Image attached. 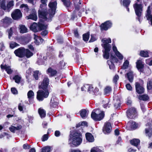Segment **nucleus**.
I'll use <instances>...</instances> for the list:
<instances>
[{"label":"nucleus","instance_id":"nucleus-27","mask_svg":"<svg viewBox=\"0 0 152 152\" xmlns=\"http://www.w3.org/2000/svg\"><path fill=\"white\" fill-rule=\"evenodd\" d=\"M91 152H103V148L101 147H94L91 149Z\"/></svg>","mask_w":152,"mask_h":152},{"label":"nucleus","instance_id":"nucleus-39","mask_svg":"<svg viewBox=\"0 0 152 152\" xmlns=\"http://www.w3.org/2000/svg\"><path fill=\"white\" fill-rule=\"evenodd\" d=\"M138 98L140 100L146 101L148 99L149 97L147 95L145 94L142 95H139Z\"/></svg>","mask_w":152,"mask_h":152},{"label":"nucleus","instance_id":"nucleus-22","mask_svg":"<svg viewBox=\"0 0 152 152\" xmlns=\"http://www.w3.org/2000/svg\"><path fill=\"white\" fill-rule=\"evenodd\" d=\"M146 16L147 20H150L151 24L152 26V15H151V11L150 10V6L148 7Z\"/></svg>","mask_w":152,"mask_h":152},{"label":"nucleus","instance_id":"nucleus-26","mask_svg":"<svg viewBox=\"0 0 152 152\" xmlns=\"http://www.w3.org/2000/svg\"><path fill=\"white\" fill-rule=\"evenodd\" d=\"M113 100L115 108L117 109L119 108L121 105V101L120 99L118 98L116 99H114Z\"/></svg>","mask_w":152,"mask_h":152},{"label":"nucleus","instance_id":"nucleus-60","mask_svg":"<svg viewBox=\"0 0 152 152\" xmlns=\"http://www.w3.org/2000/svg\"><path fill=\"white\" fill-rule=\"evenodd\" d=\"M87 123L86 121H83L81 122V123H79L78 125L77 126V127L79 126H87Z\"/></svg>","mask_w":152,"mask_h":152},{"label":"nucleus","instance_id":"nucleus-54","mask_svg":"<svg viewBox=\"0 0 152 152\" xmlns=\"http://www.w3.org/2000/svg\"><path fill=\"white\" fill-rule=\"evenodd\" d=\"M152 88V79L149 81L147 83V88L148 89H151Z\"/></svg>","mask_w":152,"mask_h":152},{"label":"nucleus","instance_id":"nucleus-6","mask_svg":"<svg viewBox=\"0 0 152 152\" xmlns=\"http://www.w3.org/2000/svg\"><path fill=\"white\" fill-rule=\"evenodd\" d=\"M48 26L45 25L43 22H39L37 24L36 23H34L30 26V29L34 32H37L38 31L46 29Z\"/></svg>","mask_w":152,"mask_h":152},{"label":"nucleus","instance_id":"nucleus-20","mask_svg":"<svg viewBox=\"0 0 152 152\" xmlns=\"http://www.w3.org/2000/svg\"><path fill=\"white\" fill-rule=\"evenodd\" d=\"M90 89H93L92 86L88 84L84 85L81 88L82 91H86V89H87L88 92L89 93H91V92H92V90H91Z\"/></svg>","mask_w":152,"mask_h":152},{"label":"nucleus","instance_id":"nucleus-46","mask_svg":"<svg viewBox=\"0 0 152 152\" xmlns=\"http://www.w3.org/2000/svg\"><path fill=\"white\" fill-rule=\"evenodd\" d=\"M20 8H22V10H23L25 12H27L28 10V8L27 4H22L20 6Z\"/></svg>","mask_w":152,"mask_h":152},{"label":"nucleus","instance_id":"nucleus-48","mask_svg":"<svg viewBox=\"0 0 152 152\" xmlns=\"http://www.w3.org/2000/svg\"><path fill=\"white\" fill-rule=\"evenodd\" d=\"M129 64V61L127 60H126L123 64L122 67V69H127L128 66Z\"/></svg>","mask_w":152,"mask_h":152},{"label":"nucleus","instance_id":"nucleus-35","mask_svg":"<svg viewBox=\"0 0 152 152\" xmlns=\"http://www.w3.org/2000/svg\"><path fill=\"white\" fill-rule=\"evenodd\" d=\"M21 40L23 44L24 45L26 44L29 42L30 38L29 37H22L21 38Z\"/></svg>","mask_w":152,"mask_h":152},{"label":"nucleus","instance_id":"nucleus-44","mask_svg":"<svg viewBox=\"0 0 152 152\" xmlns=\"http://www.w3.org/2000/svg\"><path fill=\"white\" fill-rule=\"evenodd\" d=\"M102 103L103 104V106L104 108H107V107H109L110 106H109V102L108 100L105 99L102 101Z\"/></svg>","mask_w":152,"mask_h":152},{"label":"nucleus","instance_id":"nucleus-30","mask_svg":"<svg viewBox=\"0 0 152 152\" xmlns=\"http://www.w3.org/2000/svg\"><path fill=\"white\" fill-rule=\"evenodd\" d=\"M86 139L89 142H93L94 141V138L93 136L91 134L87 133L86 134Z\"/></svg>","mask_w":152,"mask_h":152},{"label":"nucleus","instance_id":"nucleus-38","mask_svg":"<svg viewBox=\"0 0 152 152\" xmlns=\"http://www.w3.org/2000/svg\"><path fill=\"white\" fill-rule=\"evenodd\" d=\"M25 56H26L27 58H29L33 56V53L28 49L25 48Z\"/></svg>","mask_w":152,"mask_h":152},{"label":"nucleus","instance_id":"nucleus-11","mask_svg":"<svg viewBox=\"0 0 152 152\" xmlns=\"http://www.w3.org/2000/svg\"><path fill=\"white\" fill-rule=\"evenodd\" d=\"M112 23L110 21H107L104 23L102 24L100 26L101 29L102 30H107L108 29L111 27Z\"/></svg>","mask_w":152,"mask_h":152},{"label":"nucleus","instance_id":"nucleus-36","mask_svg":"<svg viewBox=\"0 0 152 152\" xmlns=\"http://www.w3.org/2000/svg\"><path fill=\"white\" fill-rule=\"evenodd\" d=\"M38 113L40 117L42 118H44L46 116L45 111L44 110L41 108L39 109Z\"/></svg>","mask_w":152,"mask_h":152},{"label":"nucleus","instance_id":"nucleus-14","mask_svg":"<svg viewBox=\"0 0 152 152\" xmlns=\"http://www.w3.org/2000/svg\"><path fill=\"white\" fill-rule=\"evenodd\" d=\"M126 126L128 128H128L129 129H135L138 127V124L135 122L132 121H130L127 123Z\"/></svg>","mask_w":152,"mask_h":152},{"label":"nucleus","instance_id":"nucleus-53","mask_svg":"<svg viewBox=\"0 0 152 152\" xmlns=\"http://www.w3.org/2000/svg\"><path fill=\"white\" fill-rule=\"evenodd\" d=\"M1 7L4 10L7 11V6H6L5 3L4 1H2L1 5Z\"/></svg>","mask_w":152,"mask_h":152},{"label":"nucleus","instance_id":"nucleus-57","mask_svg":"<svg viewBox=\"0 0 152 152\" xmlns=\"http://www.w3.org/2000/svg\"><path fill=\"white\" fill-rule=\"evenodd\" d=\"M18 44L15 42H12L10 44V47L12 49L17 46Z\"/></svg>","mask_w":152,"mask_h":152},{"label":"nucleus","instance_id":"nucleus-58","mask_svg":"<svg viewBox=\"0 0 152 152\" xmlns=\"http://www.w3.org/2000/svg\"><path fill=\"white\" fill-rule=\"evenodd\" d=\"M14 29L13 28H11L8 31L9 38L10 39L12 34V31Z\"/></svg>","mask_w":152,"mask_h":152},{"label":"nucleus","instance_id":"nucleus-47","mask_svg":"<svg viewBox=\"0 0 152 152\" xmlns=\"http://www.w3.org/2000/svg\"><path fill=\"white\" fill-rule=\"evenodd\" d=\"M105 94H107L110 93L111 91V88L110 87L107 86L104 89Z\"/></svg>","mask_w":152,"mask_h":152},{"label":"nucleus","instance_id":"nucleus-5","mask_svg":"<svg viewBox=\"0 0 152 152\" xmlns=\"http://www.w3.org/2000/svg\"><path fill=\"white\" fill-rule=\"evenodd\" d=\"M104 114L103 111L99 109L94 110L92 112L91 116V118L94 121H100L104 117Z\"/></svg>","mask_w":152,"mask_h":152},{"label":"nucleus","instance_id":"nucleus-9","mask_svg":"<svg viewBox=\"0 0 152 152\" xmlns=\"http://www.w3.org/2000/svg\"><path fill=\"white\" fill-rule=\"evenodd\" d=\"M127 117L130 119L134 118L137 115L136 109L134 108H131L127 111Z\"/></svg>","mask_w":152,"mask_h":152},{"label":"nucleus","instance_id":"nucleus-51","mask_svg":"<svg viewBox=\"0 0 152 152\" xmlns=\"http://www.w3.org/2000/svg\"><path fill=\"white\" fill-rule=\"evenodd\" d=\"M122 2L123 5L126 7H128L130 1L129 0H123Z\"/></svg>","mask_w":152,"mask_h":152},{"label":"nucleus","instance_id":"nucleus-56","mask_svg":"<svg viewBox=\"0 0 152 152\" xmlns=\"http://www.w3.org/2000/svg\"><path fill=\"white\" fill-rule=\"evenodd\" d=\"M65 65V64L64 62V61L63 60L60 61L58 65L60 69H62L63 68Z\"/></svg>","mask_w":152,"mask_h":152},{"label":"nucleus","instance_id":"nucleus-50","mask_svg":"<svg viewBox=\"0 0 152 152\" xmlns=\"http://www.w3.org/2000/svg\"><path fill=\"white\" fill-rule=\"evenodd\" d=\"M50 147L47 146L42 148V152H49L50 151Z\"/></svg>","mask_w":152,"mask_h":152},{"label":"nucleus","instance_id":"nucleus-3","mask_svg":"<svg viewBox=\"0 0 152 152\" xmlns=\"http://www.w3.org/2000/svg\"><path fill=\"white\" fill-rule=\"evenodd\" d=\"M103 44H102V46L104 48V50H102L103 56L104 58L107 59L110 56V52L111 48V46L109 43L111 42L110 38H104L102 40Z\"/></svg>","mask_w":152,"mask_h":152},{"label":"nucleus","instance_id":"nucleus-55","mask_svg":"<svg viewBox=\"0 0 152 152\" xmlns=\"http://www.w3.org/2000/svg\"><path fill=\"white\" fill-rule=\"evenodd\" d=\"M115 54L119 59L122 60L123 59V56L119 51L117 52Z\"/></svg>","mask_w":152,"mask_h":152},{"label":"nucleus","instance_id":"nucleus-49","mask_svg":"<svg viewBox=\"0 0 152 152\" xmlns=\"http://www.w3.org/2000/svg\"><path fill=\"white\" fill-rule=\"evenodd\" d=\"M18 109L20 111H22L23 109H26V107L23 103H20L18 105Z\"/></svg>","mask_w":152,"mask_h":152},{"label":"nucleus","instance_id":"nucleus-15","mask_svg":"<svg viewBox=\"0 0 152 152\" xmlns=\"http://www.w3.org/2000/svg\"><path fill=\"white\" fill-rule=\"evenodd\" d=\"M58 104V100L55 96L52 97L51 99L50 105L52 107H56Z\"/></svg>","mask_w":152,"mask_h":152},{"label":"nucleus","instance_id":"nucleus-4","mask_svg":"<svg viewBox=\"0 0 152 152\" xmlns=\"http://www.w3.org/2000/svg\"><path fill=\"white\" fill-rule=\"evenodd\" d=\"M70 138L69 139V143L72 142V145L77 146L81 143L82 141V135L79 133L75 132L73 135H70Z\"/></svg>","mask_w":152,"mask_h":152},{"label":"nucleus","instance_id":"nucleus-21","mask_svg":"<svg viewBox=\"0 0 152 152\" xmlns=\"http://www.w3.org/2000/svg\"><path fill=\"white\" fill-rule=\"evenodd\" d=\"M148 125L149 126V128H146L145 129V133L147 136L150 137L152 135V130L151 127V124H148Z\"/></svg>","mask_w":152,"mask_h":152},{"label":"nucleus","instance_id":"nucleus-10","mask_svg":"<svg viewBox=\"0 0 152 152\" xmlns=\"http://www.w3.org/2000/svg\"><path fill=\"white\" fill-rule=\"evenodd\" d=\"M11 16L13 19L18 20L22 17V14L20 11L19 9H16L12 13Z\"/></svg>","mask_w":152,"mask_h":152},{"label":"nucleus","instance_id":"nucleus-42","mask_svg":"<svg viewBox=\"0 0 152 152\" xmlns=\"http://www.w3.org/2000/svg\"><path fill=\"white\" fill-rule=\"evenodd\" d=\"M89 32H88L83 35V39L85 41H87L89 37Z\"/></svg>","mask_w":152,"mask_h":152},{"label":"nucleus","instance_id":"nucleus-2","mask_svg":"<svg viewBox=\"0 0 152 152\" xmlns=\"http://www.w3.org/2000/svg\"><path fill=\"white\" fill-rule=\"evenodd\" d=\"M49 79L45 77L42 82L39 85V88L40 89L37 92V98L39 101H42L44 98H47L49 94L47 89L49 84Z\"/></svg>","mask_w":152,"mask_h":152},{"label":"nucleus","instance_id":"nucleus-17","mask_svg":"<svg viewBox=\"0 0 152 152\" xmlns=\"http://www.w3.org/2000/svg\"><path fill=\"white\" fill-rule=\"evenodd\" d=\"M134 74L132 71H130L126 74V75L129 81L132 83L133 81Z\"/></svg>","mask_w":152,"mask_h":152},{"label":"nucleus","instance_id":"nucleus-52","mask_svg":"<svg viewBox=\"0 0 152 152\" xmlns=\"http://www.w3.org/2000/svg\"><path fill=\"white\" fill-rule=\"evenodd\" d=\"M63 2L65 6L66 7H69L70 4V2L69 0H61Z\"/></svg>","mask_w":152,"mask_h":152},{"label":"nucleus","instance_id":"nucleus-18","mask_svg":"<svg viewBox=\"0 0 152 152\" xmlns=\"http://www.w3.org/2000/svg\"><path fill=\"white\" fill-rule=\"evenodd\" d=\"M12 21V19L6 17L2 20L4 25L6 26H7L11 23Z\"/></svg>","mask_w":152,"mask_h":152},{"label":"nucleus","instance_id":"nucleus-13","mask_svg":"<svg viewBox=\"0 0 152 152\" xmlns=\"http://www.w3.org/2000/svg\"><path fill=\"white\" fill-rule=\"evenodd\" d=\"M135 88L136 92L139 94L143 93L144 91V89L143 87L138 82L135 83Z\"/></svg>","mask_w":152,"mask_h":152},{"label":"nucleus","instance_id":"nucleus-7","mask_svg":"<svg viewBox=\"0 0 152 152\" xmlns=\"http://www.w3.org/2000/svg\"><path fill=\"white\" fill-rule=\"evenodd\" d=\"M134 7L136 14L138 17L137 19L140 22V17L141 15L142 11V5L141 4H138L136 3L134 5Z\"/></svg>","mask_w":152,"mask_h":152},{"label":"nucleus","instance_id":"nucleus-41","mask_svg":"<svg viewBox=\"0 0 152 152\" xmlns=\"http://www.w3.org/2000/svg\"><path fill=\"white\" fill-rule=\"evenodd\" d=\"M21 79V76L19 75H15L13 77V79L15 80V82L17 83H19Z\"/></svg>","mask_w":152,"mask_h":152},{"label":"nucleus","instance_id":"nucleus-1","mask_svg":"<svg viewBox=\"0 0 152 152\" xmlns=\"http://www.w3.org/2000/svg\"><path fill=\"white\" fill-rule=\"evenodd\" d=\"M48 0H41L42 4L40 5L41 9L38 11L39 17L48 21H50L51 19L55 13L57 3L56 0H51L48 4L50 9L48 10V13L45 12L46 3Z\"/></svg>","mask_w":152,"mask_h":152},{"label":"nucleus","instance_id":"nucleus-31","mask_svg":"<svg viewBox=\"0 0 152 152\" xmlns=\"http://www.w3.org/2000/svg\"><path fill=\"white\" fill-rule=\"evenodd\" d=\"M20 32L21 33H24L28 32V29L24 25H19Z\"/></svg>","mask_w":152,"mask_h":152},{"label":"nucleus","instance_id":"nucleus-62","mask_svg":"<svg viewBox=\"0 0 152 152\" xmlns=\"http://www.w3.org/2000/svg\"><path fill=\"white\" fill-rule=\"evenodd\" d=\"M126 89L129 91H132V87L130 84L128 83L126 85Z\"/></svg>","mask_w":152,"mask_h":152},{"label":"nucleus","instance_id":"nucleus-23","mask_svg":"<svg viewBox=\"0 0 152 152\" xmlns=\"http://www.w3.org/2000/svg\"><path fill=\"white\" fill-rule=\"evenodd\" d=\"M80 114L82 118H85L88 116V111L84 109L81 110L80 111Z\"/></svg>","mask_w":152,"mask_h":152},{"label":"nucleus","instance_id":"nucleus-32","mask_svg":"<svg viewBox=\"0 0 152 152\" xmlns=\"http://www.w3.org/2000/svg\"><path fill=\"white\" fill-rule=\"evenodd\" d=\"M131 144L137 147L140 144V140L138 139H134L130 141Z\"/></svg>","mask_w":152,"mask_h":152},{"label":"nucleus","instance_id":"nucleus-59","mask_svg":"<svg viewBox=\"0 0 152 152\" xmlns=\"http://www.w3.org/2000/svg\"><path fill=\"white\" fill-rule=\"evenodd\" d=\"M112 49L115 53H117V52L118 51L117 50V47L115 46L114 44H112Z\"/></svg>","mask_w":152,"mask_h":152},{"label":"nucleus","instance_id":"nucleus-24","mask_svg":"<svg viewBox=\"0 0 152 152\" xmlns=\"http://www.w3.org/2000/svg\"><path fill=\"white\" fill-rule=\"evenodd\" d=\"M22 126L20 125L18 126H12L9 128V129L11 132L14 133L16 131L22 128Z\"/></svg>","mask_w":152,"mask_h":152},{"label":"nucleus","instance_id":"nucleus-63","mask_svg":"<svg viewBox=\"0 0 152 152\" xmlns=\"http://www.w3.org/2000/svg\"><path fill=\"white\" fill-rule=\"evenodd\" d=\"M48 139V136L47 134H44L42 138V140L43 141H44L47 140Z\"/></svg>","mask_w":152,"mask_h":152},{"label":"nucleus","instance_id":"nucleus-12","mask_svg":"<svg viewBox=\"0 0 152 152\" xmlns=\"http://www.w3.org/2000/svg\"><path fill=\"white\" fill-rule=\"evenodd\" d=\"M112 129V127L110 123L109 122H106L105 123L103 128V132L106 134L110 132Z\"/></svg>","mask_w":152,"mask_h":152},{"label":"nucleus","instance_id":"nucleus-16","mask_svg":"<svg viewBox=\"0 0 152 152\" xmlns=\"http://www.w3.org/2000/svg\"><path fill=\"white\" fill-rule=\"evenodd\" d=\"M28 98V99L29 104L32 103L33 99L34 97V94L32 90L29 91L27 93Z\"/></svg>","mask_w":152,"mask_h":152},{"label":"nucleus","instance_id":"nucleus-33","mask_svg":"<svg viewBox=\"0 0 152 152\" xmlns=\"http://www.w3.org/2000/svg\"><path fill=\"white\" fill-rule=\"evenodd\" d=\"M74 4L76 10H79L80 7V0H73Z\"/></svg>","mask_w":152,"mask_h":152},{"label":"nucleus","instance_id":"nucleus-37","mask_svg":"<svg viewBox=\"0 0 152 152\" xmlns=\"http://www.w3.org/2000/svg\"><path fill=\"white\" fill-rule=\"evenodd\" d=\"M14 5V1H11L7 3V11L9 12Z\"/></svg>","mask_w":152,"mask_h":152},{"label":"nucleus","instance_id":"nucleus-34","mask_svg":"<svg viewBox=\"0 0 152 152\" xmlns=\"http://www.w3.org/2000/svg\"><path fill=\"white\" fill-rule=\"evenodd\" d=\"M26 18L27 19H31L36 21L37 19V15L36 14L33 13L28 16H26Z\"/></svg>","mask_w":152,"mask_h":152},{"label":"nucleus","instance_id":"nucleus-40","mask_svg":"<svg viewBox=\"0 0 152 152\" xmlns=\"http://www.w3.org/2000/svg\"><path fill=\"white\" fill-rule=\"evenodd\" d=\"M140 55L141 56L147 57L148 56V51L142 50L140 52Z\"/></svg>","mask_w":152,"mask_h":152},{"label":"nucleus","instance_id":"nucleus-25","mask_svg":"<svg viewBox=\"0 0 152 152\" xmlns=\"http://www.w3.org/2000/svg\"><path fill=\"white\" fill-rule=\"evenodd\" d=\"M34 42L37 45H39L42 43L43 39L41 37L34 35Z\"/></svg>","mask_w":152,"mask_h":152},{"label":"nucleus","instance_id":"nucleus-61","mask_svg":"<svg viewBox=\"0 0 152 152\" xmlns=\"http://www.w3.org/2000/svg\"><path fill=\"white\" fill-rule=\"evenodd\" d=\"M119 78V77L118 75H115L113 78V82L114 83H116L117 82V80H118Z\"/></svg>","mask_w":152,"mask_h":152},{"label":"nucleus","instance_id":"nucleus-28","mask_svg":"<svg viewBox=\"0 0 152 152\" xmlns=\"http://www.w3.org/2000/svg\"><path fill=\"white\" fill-rule=\"evenodd\" d=\"M47 73L50 76H53L56 74L57 72L56 70L50 68L48 69Z\"/></svg>","mask_w":152,"mask_h":152},{"label":"nucleus","instance_id":"nucleus-29","mask_svg":"<svg viewBox=\"0 0 152 152\" xmlns=\"http://www.w3.org/2000/svg\"><path fill=\"white\" fill-rule=\"evenodd\" d=\"M136 66L137 69L141 71L144 67V64L142 61L140 60L137 61L136 62Z\"/></svg>","mask_w":152,"mask_h":152},{"label":"nucleus","instance_id":"nucleus-8","mask_svg":"<svg viewBox=\"0 0 152 152\" xmlns=\"http://www.w3.org/2000/svg\"><path fill=\"white\" fill-rule=\"evenodd\" d=\"M25 48L20 47L16 50L14 52L15 55L20 58H23L25 57Z\"/></svg>","mask_w":152,"mask_h":152},{"label":"nucleus","instance_id":"nucleus-64","mask_svg":"<svg viewBox=\"0 0 152 152\" xmlns=\"http://www.w3.org/2000/svg\"><path fill=\"white\" fill-rule=\"evenodd\" d=\"M11 91L13 94H17L18 93V91L15 88H11Z\"/></svg>","mask_w":152,"mask_h":152},{"label":"nucleus","instance_id":"nucleus-45","mask_svg":"<svg viewBox=\"0 0 152 152\" xmlns=\"http://www.w3.org/2000/svg\"><path fill=\"white\" fill-rule=\"evenodd\" d=\"M41 73L39 71H36L34 72V74L33 75L34 77L36 80H37L38 79V76L40 75Z\"/></svg>","mask_w":152,"mask_h":152},{"label":"nucleus","instance_id":"nucleus-43","mask_svg":"<svg viewBox=\"0 0 152 152\" xmlns=\"http://www.w3.org/2000/svg\"><path fill=\"white\" fill-rule=\"evenodd\" d=\"M107 62L109 65L110 69H111L113 70L114 69L115 66L112 61H111L108 60Z\"/></svg>","mask_w":152,"mask_h":152},{"label":"nucleus","instance_id":"nucleus-19","mask_svg":"<svg viewBox=\"0 0 152 152\" xmlns=\"http://www.w3.org/2000/svg\"><path fill=\"white\" fill-rule=\"evenodd\" d=\"M1 69H5L7 73L9 74H11L12 72V70L11 69L10 67L7 65H3L2 64H1Z\"/></svg>","mask_w":152,"mask_h":152}]
</instances>
